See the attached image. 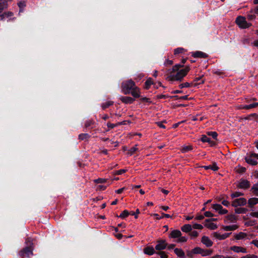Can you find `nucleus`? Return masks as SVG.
I'll return each mask as SVG.
<instances>
[{"label":"nucleus","instance_id":"c03bdc74","mask_svg":"<svg viewBox=\"0 0 258 258\" xmlns=\"http://www.w3.org/2000/svg\"><path fill=\"white\" fill-rule=\"evenodd\" d=\"M250 26H251V24L247 23L245 18L243 17V29L248 28Z\"/></svg>","mask_w":258,"mask_h":258},{"label":"nucleus","instance_id":"cd10ccee","mask_svg":"<svg viewBox=\"0 0 258 258\" xmlns=\"http://www.w3.org/2000/svg\"><path fill=\"white\" fill-rule=\"evenodd\" d=\"M114 102L112 101H108L106 102L105 103H102L101 105V107L103 110L106 109L108 108L109 106L112 105Z\"/></svg>","mask_w":258,"mask_h":258},{"label":"nucleus","instance_id":"9d476101","mask_svg":"<svg viewBox=\"0 0 258 258\" xmlns=\"http://www.w3.org/2000/svg\"><path fill=\"white\" fill-rule=\"evenodd\" d=\"M230 234L231 233L221 234L220 232H216L213 233V236L219 240H224L229 237Z\"/></svg>","mask_w":258,"mask_h":258},{"label":"nucleus","instance_id":"aec40b11","mask_svg":"<svg viewBox=\"0 0 258 258\" xmlns=\"http://www.w3.org/2000/svg\"><path fill=\"white\" fill-rule=\"evenodd\" d=\"M181 235V232L178 230H173L170 233L171 237L174 238L179 237Z\"/></svg>","mask_w":258,"mask_h":258},{"label":"nucleus","instance_id":"7ed1b4c3","mask_svg":"<svg viewBox=\"0 0 258 258\" xmlns=\"http://www.w3.org/2000/svg\"><path fill=\"white\" fill-rule=\"evenodd\" d=\"M122 90L125 95L130 94L131 91L136 87L135 83L132 80H130L122 83Z\"/></svg>","mask_w":258,"mask_h":258},{"label":"nucleus","instance_id":"423d86ee","mask_svg":"<svg viewBox=\"0 0 258 258\" xmlns=\"http://www.w3.org/2000/svg\"><path fill=\"white\" fill-rule=\"evenodd\" d=\"M157 243L155 249L158 251L164 250L167 246V243L164 239H159L157 240Z\"/></svg>","mask_w":258,"mask_h":258},{"label":"nucleus","instance_id":"864d4df0","mask_svg":"<svg viewBox=\"0 0 258 258\" xmlns=\"http://www.w3.org/2000/svg\"><path fill=\"white\" fill-rule=\"evenodd\" d=\"M127 170L126 169H122L116 171L115 172V174L116 175H121L125 172H126Z\"/></svg>","mask_w":258,"mask_h":258},{"label":"nucleus","instance_id":"5701e85b","mask_svg":"<svg viewBox=\"0 0 258 258\" xmlns=\"http://www.w3.org/2000/svg\"><path fill=\"white\" fill-rule=\"evenodd\" d=\"M203 77V76H202L199 77H196L194 79V81L196 82L194 84L195 87L204 83V80L202 79Z\"/></svg>","mask_w":258,"mask_h":258},{"label":"nucleus","instance_id":"de8ad7c7","mask_svg":"<svg viewBox=\"0 0 258 258\" xmlns=\"http://www.w3.org/2000/svg\"><path fill=\"white\" fill-rule=\"evenodd\" d=\"M222 204L227 207V208H229L230 206L231 205V200H229L228 201L227 200H224L222 202Z\"/></svg>","mask_w":258,"mask_h":258},{"label":"nucleus","instance_id":"69168bd1","mask_svg":"<svg viewBox=\"0 0 258 258\" xmlns=\"http://www.w3.org/2000/svg\"><path fill=\"white\" fill-rule=\"evenodd\" d=\"M126 189V188L125 187H123L122 188H119L117 190H115V193L117 194H121L125 189Z\"/></svg>","mask_w":258,"mask_h":258},{"label":"nucleus","instance_id":"13d9d810","mask_svg":"<svg viewBox=\"0 0 258 258\" xmlns=\"http://www.w3.org/2000/svg\"><path fill=\"white\" fill-rule=\"evenodd\" d=\"M160 255L161 258H168V255L164 251H160L158 253Z\"/></svg>","mask_w":258,"mask_h":258},{"label":"nucleus","instance_id":"a19ab883","mask_svg":"<svg viewBox=\"0 0 258 258\" xmlns=\"http://www.w3.org/2000/svg\"><path fill=\"white\" fill-rule=\"evenodd\" d=\"M256 115V113H251L244 117H243V119H246V120H251V119H255V116Z\"/></svg>","mask_w":258,"mask_h":258},{"label":"nucleus","instance_id":"9b49d317","mask_svg":"<svg viewBox=\"0 0 258 258\" xmlns=\"http://www.w3.org/2000/svg\"><path fill=\"white\" fill-rule=\"evenodd\" d=\"M130 94L133 96L134 98H139L141 97L140 89L137 87H134V89L131 91Z\"/></svg>","mask_w":258,"mask_h":258},{"label":"nucleus","instance_id":"473e14b6","mask_svg":"<svg viewBox=\"0 0 258 258\" xmlns=\"http://www.w3.org/2000/svg\"><path fill=\"white\" fill-rule=\"evenodd\" d=\"M192 85V83H189L188 82H185L183 83L180 84L178 87L180 89H182L183 88H189Z\"/></svg>","mask_w":258,"mask_h":258},{"label":"nucleus","instance_id":"f03ea898","mask_svg":"<svg viewBox=\"0 0 258 258\" xmlns=\"http://www.w3.org/2000/svg\"><path fill=\"white\" fill-rule=\"evenodd\" d=\"M29 242L30 244L21 249L18 254L20 258H29L33 255V243L31 242L30 238H27L26 242Z\"/></svg>","mask_w":258,"mask_h":258},{"label":"nucleus","instance_id":"c85d7f7f","mask_svg":"<svg viewBox=\"0 0 258 258\" xmlns=\"http://www.w3.org/2000/svg\"><path fill=\"white\" fill-rule=\"evenodd\" d=\"M238 228V226L236 225H233L231 226H226L223 227V229L225 231H233L236 230Z\"/></svg>","mask_w":258,"mask_h":258},{"label":"nucleus","instance_id":"4be33fe9","mask_svg":"<svg viewBox=\"0 0 258 258\" xmlns=\"http://www.w3.org/2000/svg\"><path fill=\"white\" fill-rule=\"evenodd\" d=\"M258 106V102L250 103L248 105H243V109H250Z\"/></svg>","mask_w":258,"mask_h":258},{"label":"nucleus","instance_id":"a211bd4d","mask_svg":"<svg viewBox=\"0 0 258 258\" xmlns=\"http://www.w3.org/2000/svg\"><path fill=\"white\" fill-rule=\"evenodd\" d=\"M257 203L258 198H250L248 201V207L250 208H252L254 205H256Z\"/></svg>","mask_w":258,"mask_h":258},{"label":"nucleus","instance_id":"bb28decb","mask_svg":"<svg viewBox=\"0 0 258 258\" xmlns=\"http://www.w3.org/2000/svg\"><path fill=\"white\" fill-rule=\"evenodd\" d=\"M241 196H242V192L238 191H235L232 193L230 195V197H227L228 199H233L234 198H239Z\"/></svg>","mask_w":258,"mask_h":258},{"label":"nucleus","instance_id":"ddd939ff","mask_svg":"<svg viewBox=\"0 0 258 258\" xmlns=\"http://www.w3.org/2000/svg\"><path fill=\"white\" fill-rule=\"evenodd\" d=\"M253 158H254V156L252 155V154H251L249 156L245 157V160L246 162L248 164L252 165H256L257 162Z\"/></svg>","mask_w":258,"mask_h":258},{"label":"nucleus","instance_id":"4468645a","mask_svg":"<svg viewBox=\"0 0 258 258\" xmlns=\"http://www.w3.org/2000/svg\"><path fill=\"white\" fill-rule=\"evenodd\" d=\"M120 100L125 104H132L135 100V98L131 97H121Z\"/></svg>","mask_w":258,"mask_h":258},{"label":"nucleus","instance_id":"dca6fc26","mask_svg":"<svg viewBox=\"0 0 258 258\" xmlns=\"http://www.w3.org/2000/svg\"><path fill=\"white\" fill-rule=\"evenodd\" d=\"M201 140L203 143H209L211 145V146H214L215 145V142L212 141L210 138H208L206 135H205L202 136Z\"/></svg>","mask_w":258,"mask_h":258},{"label":"nucleus","instance_id":"c9c22d12","mask_svg":"<svg viewBox=\"0 0 258 258\" xmlns=\"http://www.w3.org/2000/svg\"><path fill=\"white\" fill-rule=\"evenodd\" d=\"M140 100L143 102L148 103V104H152V102L151 101L150 99L146 97H143L141 96Z\"/></svg>","mask_w":258,"mask_h":258},{"label":"nucleus","instance_id":"39448f33","mask_svg":"<svg viewBox=\"0 0 258 258\" xmlns=\"http://www.w3.org/2000/svg\"><path fill=\"white\" fill-rule=\"evenodd\" d=\"M229 200H231V206L236 208L235 210H242V208L241 207L242 205V198H234Z\"/></svg>","mask_w":258,"mask_h":258},{"label":"nucleus","instance_id":"2eb2a0df","mask_svg":"<svg viewBox=\"0 0 258 258\" xmlns=\"http://www.w3.org/2000/svg\"><path fill=\"white\" fill-rule=\"evenodd\" d=\"M144 252L149 255H152L155 253V250L153 246H147L144 249Z\"/></svg>","mask_w":258,"mask_h":258},{"label":"nucleus","instance_id":"4d7b16f0","mask_svg":"<svg viewBox=\"0 0 258 258\" xmlns=\"http://www.w3.org/2000/svg\"><path fill=\"white\" fill-rule=\"evenodd\" d=\"M251 190H252V192L254 193H256L257 191H258V184H255L253 185V186L251 188Z\"/></svg>","mask_w":258,"mask_h":258},{"label":"nucleus","instance_id":"3c124183","mask_svg":"<svg viewBox=\"0 0 258 258\" xmlns=\"http://www.w3.org/2000/svg\"><path fill=\"white\" fill-rule=\"evenodd\" d=\"M206 226H207V227L210 228V229H215L217 228L216 225L213 223L207 224Z\"/></svg>","mask_w":258,"mask_h":258},{"label":"nucleus","instance_id":"052dcab7","mask_svg":"<svg viewBox=\"0 0 258 258\" xmlns=\"http://www.w3.org/2000/svg\"><path fill=\"white\" fill-rule=\"evenodd\" d=\"M192 227L195 229H202L203 226L199 224H195L193 225Z\"/></svg>","mask_w":258,"mask_h":258},{"label":"nucleus","instance_id":"1a4fd4ad","mask_svg":"<svg viewBox=\"0 0 258 258\" xmlns=\"http://www.w3.org/2000/svg\"><path fill=\"white\" fill-rule=\"evenodd\" d=\"M191 56L194 58H207L208 57V54L207 53L201 51H196L194 52H190Z\"/></svg>","mask_w":258,"mask_h":258},{"label":"nucleus","instance_id":"09e8293b","mask_svg":"<svg viewBox=\"0 0 258 258\" xmlns=\"http://www.w3.org/2000/svg\"><path fill=\"white\" fill-rule=\"evenodd\" d=\"M106 207V203H103L102 204H97V205H94L93 208H100L101 209H104Z\"/></svg>","mask_w":258,"mask_h":258},{"label":"nucleus","instance_id":"7c9ffc66","mask_svg":"<svg viewBox=\"0 0 258 258\" xmlns=\"http://www.w3.org/2000/svg\"><path fill=\"white\" fill-rule=\"evenodd\" d=\"M95 123L94 121L91 119L87 120L85 122L84 125V128L83 130L84 131H85V129L87 128L90 126H91L92 125L94 124Z\"/></svg>","mask_w":258,"mask_h":258},{"label":"nucleus","instance_id":"680f3d73","mask_svg":"<svg viewBox=\"0 0 258 258\" xmlns=\"http://www.w3.org/2000/svg\"><path fill=\"white\" fill-rule=\"evenodd\" d=\"M187 241V238L185 236H180L178 240V242H184Z\"/></svg>","mask_w":258,"mask_h":258},{"label":"nucleus","instance_id":"f704fd0d","mask_svg":"<svg viewBox=\"0 0 258 258\" xmlns=\"http://www.w3.org/2000/svg\"><path fill=\"white\" fill-rule=\"evenodd\" d=\"M235 22L239 28L242 29V16L240 15L238 16L236 19Z\"/></svg>","mask_w":258,"mask_h":258},{"label":"nucleus","instance_id":"0e129e2a","mask_svg":"<svg viewBox=\"0 0 258 258\" xmlns=\"http://www.w3.org/2000/svg\"><path fill=\"white\" fill-rule=\"evenodd\" d=\"M107 186L103 185H99L97 186V189L100 190H104L106 188Z\"/></svg>","mask_w":258,"mask_h":258},{"label":"nucleus","instance_id":"603ef678","mask_svg":"<svg viewBox=\"0 0 258 258\" xmlns=\"http://www.w3.org/2000/svg\"><path fill=\"white\" fill-rule=\"evenodd\" d=\"M155 208H157L159 210H168L169 209V207L168 206H160L159 205L158 207L156 206Z\"/></svg>","mask_w":258,"mask_h":258},{"label":"nucleus","instance_id":"c756f323","mask_svg":"<svg viewBox=\"0 0 258 258\" xmlns=\"http://www.w3.org/2000/svg\"><path fill=\"white\" fill-rule=\"evenodd\" d=\"M18 6L20 9L19 13L23 11V9L26 7V2L25 1H21L18 3Z\"/></svg>","mask_w":258,"mask_h":258},{"label":"nucleus","instance_id":"58836bf2","mask_svg":"<svg viewBox=\"0 0 258 258\" xmlns=\"http://www.w3.org/2000/svg\"><path fill=\"white\" fill-rule=\"evenodd\" d=\"M138 150V148L136 147H133L131 148L127 153L128 155L130 156H132L133 154H134L136 151Z\"/></svg>","mask_w":258,"mask_h":258},{"label":"nucleus","instance_id":"8fccbe9b","mask_svg":"<svg viewBox=\"0 0 258 258\" xmlns=\"http://www.w3.org/2000/svg\"><path fill=\"white\" fill-rule=\"evenodd\" d=\"M235 219V216L233 215H229L227 217V220L229 222H233Z\"/></svg>","mask_w":258,"mask_h":258},{"label":"nucleus","instance_id":"49530a36","mask_svg":"<svg viewBox=\"0 0 258 258\" xmlns=\"http://www.w3.org/2000/svg\"><path fill=\"white\" fill-rule=\"evenodd\" d=\"M250 186V183L246 180L243 179V189H247Z\"/></svg>","mask_w":258,"mask_h":258},{"label":"nucleus","instance_id":"774afa93","mask_svg":"<svg viewBox=\"0 0 258 258\" xmlns=\"http://www.w3.org/2000/svg\"><path fill=\"white\" fill-rule=\"evenodd\" d=\"M152 216H153L156 219H160L162 218L161 214L160 215H159L157 214H154L152 215Z\"/></svg>","mask_w":258,"mask_h":258},{"label":"nucleus","instance_id":"a18cd8bd","mask_svg":"<svg viewBox=\"0 0 258 258\" xmlns=\"http://www.w3.org/2000/svg\"><path fill=\"white\" fill-rule=\"evenodd\" d=\"M231 249L236 252H242V247L234 246L231 247Z\"/></svg>","mask_w":258,"mask_h":258},{"label":"nucleus","instance_id":"412c9836","mask_svg":"<svg viewBox=\"0 0 258 258\" xmlns=\"http://www.w3.org/2000/svg\"><path fill=\"white\" fill-rule=\"evenodd\" d=\"M193 147L191 145L184 146L182 147L180 151L182 153H187L189 151L192 150Z\"/></svg>","mask_w":258,"mask_h":258},{"label":"nucleus","instance_id":"6e6d98bb","mask_svg":"<svg viewBox=\"0 0 258 258\" xmlns=\"http://www.w3.org/2000/svg\"><path fill=\"white\" fill-rule=\"evenodd\" d=\"M157 98L159 99H166V98H170V96H168V95H162V94H161V95H157Z\"/></svg>","mask_w":258,"mask_h":258},{"label":"nucleus","instance_id":"bf43d9fd","mask_svg":"<svg viewBox=\"0 0 258 258\" xmlns=\"http://www.w3.org/2000/svg\"><path fill=\"white\" fill-rule=\"evenodd\" d=\"M163 122H166V121L165 120V121H162V122H156V123H157V125L158 126H159L160 127L165 129V128H166V126H165V125H164L163 124Z\"/></svg>","mask_w":258,"mask_h":258},{"label":"nucleus","instance_id":"37998d69","mask_svg":"<svg viewBox=\"0 0 258 258\" xmlns=\"http://www.w3.org/2000/svg\"><path fill=\"white\" fill-rule=\"evenodd\" d=\"M107 181V179L105 178H98L95 180H94V182L96 183H105Z\"/></svg>","mask_w":258,"mask_h":258},{"label":"nucleus","instance_id":"79ce46f5","mask_svg":"<svg viewBox=\"0 0 258 258\" xmlns=\"http://www.w3.org/2000/svg\"><path fill=\"white\" fill-rule=\"evenodd\" d=\"M256 115V113H251L244 117H243V119H246V120H251V119H255V116Z\"/></svg>","mask_w":258,"mask_h":258},{"label":"nucleus","instance_id":"a878e982","mask_svg":"<svg viewBox=\"0 0 258 258\" xmlns=\"http://www.w3.org/2000/svg\"><path fill=\"white\" fill-rule=\"evenodd\" d=\"M91 137V136L87 133H83L79 135V139L80 140H87Z\"/></svg>","mask_w":258,"mask_h":258},{"label":"nucleus","instance_id":"6e6552de","mask_svg":"<svg viewBox=\"0 0 258 258\" xmlns=\"http://www.w3.org/2000/svg\"><path fill=\"white\" fill-rule=\"evenodd\" d=\"M140 213V211H136V212L131 211L130 212L128 211H123V212L119 215V217L124 218L127 217L129 215L135 216V218H138V215Z\"/></svg>","mask_w":258,"mask_h":258},{"label":"nucleus","instance_id":"0eeeda50","mask_svg":"<svg viewBox=\"0 0 258 258\" xmlns=\"http://www.w3.org/2000/svg\"><path fill=\"white\" fill-rule=\"evenodd\" d=\"M211 201H212L211 200H209L206 203H204V207L203 208H202V209L201 210H206V208H208V209L212 208L213 210H224L223 209L222 206L221 205L217 204L211 205L210 207H207L206 206V205L210 204L211 202Z\"/></svg>","mask_w":258,"mask_h":258},{"label":"nucleus","instance_id":"e433bc0d","mask_svg":"<svg viewBox=\"0 0 258 258\" xmlns=\"http://www.w3.org/2000/svg\"><path fill=\"white\" fill-rule=\"evenodd\" d=\"M8 0H0V7L1 10H4L7 7V1Z\"/></svg>","mask_w":258,"mask_h":258},{"label":"nucleus","instance_id":"f257e3e1","mask_svg":"<svg viewBox=\"0 0 258 258\" xmlns=\"http://www.w3.org/2000/svg\"><path fill=\"white\" fill-rule=\"evenodd\" d=\"M189 70V66H186L184 69L176 71L175 74H174L175 72H171L169 76L167 77V79L170 81H181L183 78L187 74Z\"/></svg>","mask_w":258,"mask_h":258},{"label":"nucleus","instance_id":"5fc2aeb1","mask_svg":"<svg viewBox=\"0 0 258 258\" xmlns=\"http://www.w3.org/2000/svg\"><path fill=\"white\" fill-rule=\"evenodd\" d=\"M107 126L108 128H109L110 129H112V128H114L115 127L118 126V124H117V123L116 124H113V123H111L110 122H108L107 123Z\"/></svg>","mask_w":258,"mask_h":258},{"label":"nucleus","instance_id":"20e7f679","mask_svg":"<svg viewBox=\"0 0 258 258\" xmlns=\"http://www.w3.org/2000/svg\"><path fill=\"white\" fill-rule=\"evenodd\" d=\"M192 252L195 254H200L202 256L210 255L212 253V250L210 249H204L200 247H196L192 249Z\"/></svg>","mask_w":258,"mask_h":258},{"label":"nucleus","instance_id":"f8f14e48","mask_svg":"<svg viewBox=\"0 0 258 258\" xmlns=\"http://www.w3.org/2000/svg\"><path fill=\"white\" fill-rule=\"evenodd\" d=\"M201 242L208 247L212 246L213 243L212 240L208 237L206 236L202 237Z\"/></svg>","mask_w":258,"mask_h":258},{"label":"nucleus","instance_id":"2f4dec72","mask_svg":"<svg viewBox=\"0 0 258 258\" xmlns=\"http://www.w3.org/2000/svg\"><path fill=\"white\" fill-rule=\"evenodd\" d=\"M185 51V50L182 48V47H178L174 49V54L175 55H177L180 53H184Z\"/></svg>","mask_w":258,"mask_h":258},{"label":"nucleus","instance_id":"b1692460","mask_svg":"<svg viewBox=\"0 0 258 258\" xmlns=\"http://www.w3.org/2000/svg\"><path fill=\"white\" fill-rule=\"evenodd\" d=\"M153 82L151 78H148L145 83L144 88L148 90L150 88L151 85H153Z\"/></svg>","mask_w":258,"mask_h":258},{"label":"nucleus","instance_id":"72a5a7b5","mask_svg":"<svg viewBox=\"0 0 258 258\" xmlns=\"http://www.w3.org/2000/svg\"><path fill=\"white\" fill-rule=\"evenodd\" d=\"M183 67V64H176L172 67V72H176V71H179L180 68Z\"/></svg>","mask_w":258,"mask_h":258},{"label":"nucleus","instance_id":"393cba45","mask_svg":"<svg viewBox=\"0 0 258 258\" xmlns=\"http://www.w3.org/2000/svg\"><path fill=\"white\" fill-rule=\"evenodd\" d=\"M181 230L184 232H188L192 229L191 225L190 224H185L181 228Z\"/></svg>","mask_w":258,"mask_h":258},{"label":"nucleus","instance_id":"f3484780","mask_svg":"<svg viewBox=\"0 0 258 258\" xmlns=\"http://www.w3.org/2000/svg\"><path fill=\"white\" fill-rule=\"evenodd\" d=\"M13 13L11 12H4L2 14L0 15V20L4 21L6 18H9L10 17L13 16Z\"/></svg>","mask_w":258,"mask_h":258},{"label":"nucleus","instance_id":"e2e57ef3","mask_svg":"<svg viewBox=\"0 0 258 258\" xmlns=\"http://www.w3.org/2000/svg\"><path fill=\"white\" fill-rule=\"evenodd\" d=\"M243 258H258V256L254 254H247L245 256H243Z\"/></svg>","mask_w":258,"mask_h":258},{"label":"nucleus","instance_id":"ea45409f","mask_svg":"<svg viewBox=\"0 0 258 258\" xmlns=\"http://www.w3.org/2000/svg\"><path fill=\"white\" fill-rule=\"evenodd\" d=\"M207 135L209 136H211L214 139L217 140L218 134L216 132H208Z\"/></svg>","mask_w":258,"mask_h":258},{"label":"nucleus","instance_id":"6ab92c4d","mask_svg":"<svg viewBox=\"0 0 258 258\" xmlns=\"http://www.w3.org/2000/svg\"><path fill=\"white\" fill-rule=\"evenodd\" d=\"M174 251L175 253L179 257L184 258L185 253L183 250L181 248H176L174 249Z\"/></svg>","mask_w":258,"mask_h":258},{"label":"nucleus","instance_id":"338daca9","mask_svg":"<svg viewBox=\"0 0 258 258\" xmlns=\"http://www.w3.org/2000/svg\"><path fill=\"white\" fill-rule=\"evenodd\" d=\"M254 225V222L252 221H246L244 223V225L246 226H252Z\"/></svg>","mask_w":258,"mask_h":258},{"label":"nucleus","instance_id":"4c0bfd02","mask_svg":"<svg viewBox=\"0 0 258 258\" xmlns=\"http://www.w3.org/2000/svg\"><path fill=\"white\" fill-rule=\"evenodd\" d=\"M209 169L216 171L219 169V167L217 166L216 162H213L212 165H209Z\"/></svg>","mask_w":258,"mask_h":258}]
</instances>
